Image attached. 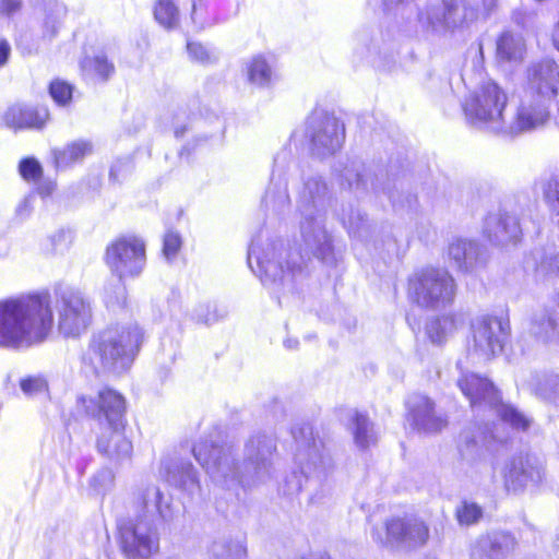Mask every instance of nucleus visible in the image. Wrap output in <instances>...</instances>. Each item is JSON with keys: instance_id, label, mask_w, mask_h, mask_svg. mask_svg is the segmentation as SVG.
I'll list each match as a JSON object with an SVG mask.
<instances>
[{"instance_id": "nucleus-1", "label": "nucleus", "mask_w": 559, "mask_h": 559, "mask_svg": "<svg viewBox=\"0 0 559 559\" xmlns=\"http://www.w3.org/2000/svg\"><path fill=\"white\" fill-rule=\"evenodd\" d=\"M53 309L64 337L80 336L92 322L91 299L73 287L9 298L0 301V347L28 349L46 342L55 328Z\"/></svg>"}, {"instance_id": "nucleus-2", "label": "nucleus", "mask_w": 559, "mask_h": 559, "mask_svg": "<svg viewBox=\"0 0 559 559\" xmlns=\"http://www.w3.org/2000/svg\"><path fill=\"white\" fill-rule=\"evenodd\" d=\"M192 453L215 485L231 491L258 488L274 479L277 472L275 439L261 432L246 441L241 465L216 426L194 443Z\"/></svg>"}, {"instance_id": "nucleus-3", "label": "nucleus", "mask_w": 559, "mask_h": 559, "mask_svg": "<svg viewBox=\"0 0 559 559\" xmlns=\"http://www.w3.org/2000/svg\"><path fill=\"white\" fill-rule=\"evenodd\" d=\"M76 411L99 424L109 427L97 440L98 451L112 461L129 459L132 443L122 432L126 415V399L110 388L100 389L95 395H81L76 400Z\"/></svg>"}, {"instance_id": "nucleus-4", "label": "nucleus", "mask_w": 559, "mask_h": 559, "mask_svg": "<svg viewBox=\"0 0 559 559\" xmlns=\"http://www.w3.org/2000/svg\"><path fill=\"white\" fill-rule=\"evenodd\" d=\"M247 261L262 284L277 295L294 294L307 276L299 247H249Z\"/></svg>"}, {"instance_id": "nucleus-5", "label": "nucleus", "mask_w": 559, "mask_h": 559, "mask_svg": "<svg viewBox=\"0 0 559 559\" xmlns=\"http://www.w3.org/2000/svg\"><path fill=\"white\" fill-rule=\"evenodd\" d=\"M296 443L295 463L313 491L310 500L320 503L332 489L331 477L335 469L334 461L324 443L313 435L310 424L304 423L292 429Z\"/></svg>"}, {"instance_id": "nucleus-6", "label": "nucleus", "mask_w": 559, "mask_h": 559, "mask_svg": "<svg viewBox=\"0 0 559 559\" xmlns=\"http://www.w3.org/2000/svg\"><path fill=\"white\" fill-rule=\"evenodd\" d=\"M143 341L144 333L136 323L109 326L93 338V359L105 370L121 373L130 368Z\"/></svg>"}, {"instance_id": "nucleus-7", "label": "nucleus", "mask_w": 559, "mask_h": 559, "mask_svg": "<svg viewBox=\"0 0 559 559\" xmlns=\"http://www.w3.org/2000/svg\"><path fill=\"white\" fill-rule=\"evenodd\" d=\"M469 361L459 359L457 369L461 377L457 379V385L462 393L469 401L473 408H488L493 412L503 423L518 431L530 429L533 420L531 417L519 411L516 407L502 402L500 392L493 383L476 373L464 372Z\"/></svg>"}, {"instance_id": "nucleus-8", "label": "nucleus", "mask_w": 559, "mask_h": 559, "mask_svg": "<svg viewBox=\"0 0 559 559\" xmlns=\"http://www.w3.org/2000/svg\"><path fill=\"white\" fill-rule=\"evenodd\" d=\"M457 285L449 271L441 267H424L409 280V296L421 308L439 310L451 306Z\"/></svg>"}, {"instance_id": "nucleus-9", "label": "nucleus", "mask_w": 559, "mask_h": 559, "mask_svg": "<svg viewBox=\"0 0 559 559\" xmlns=\"http://www.w3.org/2000/svg\"><path fill=\"white\" fill-rule=\"evenodd\" d=\"M508 94L495 81L488 80L472 91L462 103V111L471 123L502 122Z\"/></svg>"}, {"instance_id": "nucleus-10", "label": "nucleus", "mask_w": 559, "mask_h": 559, "mask_svg": "<svg viewBox=\"0 0 559 559\" xmlns=\"http://www.w3.org/2000/svg\"><path fill=\"white\" fill-rule=\"evenodd\" d=\"M473 345L466 359L481 364L500 354L509 336V323L493 316L477 317L472 323Z\"/></svg>"}, {"instance_id": "nucleus-11", "label": "nucleus", "mask_w": 559, "mask_h": 559, "mask_svg": "<svg viewBox=\"0 0 559 559\" xmlns=\"http://www.w3.org/2000/svg\"><path fill=\"white\" fill-rule=\"evenodd\" d=\"M429 537L428 526L413 515L393 516L389 519L383 528H374L372 538L386 547L411 549L423 546Z\"/></svg>"}, {"instance_id": "nucleus-12", "label": "nucleus", "mask_w": 559, "mask_h": 559, "mask_svg": "<svg viewBox=\"0 0 559 559\" xmlns=\"http://www.w3.org/2000/svg\"><path fill=\"white\" fill-rule=\"evenodd\" d=\"M119 546L126 559H150L159 551L157 525L138 519L119 524Z\"/></svg>"}, {"instance_id": "nucleus-13", "label": "nucleus", "mask_w": 559, "mask_h": 559, "mask_svg": "<svg viewBox=\"0 0 559 559\" xmlns=\"http://www.w3.org/2000/svg\"><path fill=\"white\" fill-rule=\"evenodd\" d=\"M131 506L135 512V519L168 524L174 521L176 511L173 498L152 483L136 486L131 495Z\"/></svg>"}, {"instance_id": "nucleus-14", "label": "nucleus", "mask_w": 559, "mask_h": 559, "mask_svg": "<svg viewBox=\"0 0 559 559\" xmlns=\"http://www.w3.org/2000/svg\"><path fill=\"white\" fill-rule=\"evenodd\" d=\"M525 95L551 104L559 95V63L550 57L531 63L526 69Z\"/></svg>"}, {"instance_id": "nucleus-15", "label": "nucleus", "mask_w": 559, "mask_h": 559, "mask_svg": "<svg viewBox=\"0 0 559 559\" xmlns=\"http://www.w3.org/2000/svg\"><path fill=\"white\" fill-rule=\"evenodd\" d=\"M407 419L420 433L436 435L448 426V416L437 409L435 402L423 394H413L407 401Z\"/></svg>"}, {"instance_id": "nucleus-16", "label": "nucleus", "mask_w": 559, "mask_h": 559, "mask_svg": "<svg viewBox=\"0 0 559 559\" xmlns=\"http://www.w3.org/2000/svg\"><path fill=\"white\" fill-rule=\"evenodd\" d=\"M518 546L509 531L493 530L478 535L471 544V559H508Z\"/></svg>"}, {"instance_id": "nucleus-17", "label": "nucleus", "mask_w": 559, "mask_h": 559, "mask_svg": "<svg viewBox=\"0 0 559 559\" xmlns=\"http://www.w3.org/2000/svg\"><path fill=\"white\" fill-rule=\"evenodd\" d=\"M503 483L508 491L519 492L528 485H537L543 479V469L530 455L512 456L504 465Z\"/></svg>"}, {"instance_id": "nucleus-18", "label": "nucleus", "mask_w": 559, "mask_h": 559, "mask_svg": "<svg viewBox=\"0 0 559 559\" xmlns=\"http://www.w3.org/2000/svg\"><path fill=\"white\" fill-rule=\"evenodd\" d=\"M3 123L13 131L43 130L51 119L47 105L13 104L3 114Z\"/></svg>"}, {"instance_id": "nucleus-19", "label": "nucleus", "mask_w": 559, "mask_h": 559, "mask_svg": "<svg viewBox=\"0 0 559 559\" xmlns=\"http://www.w3.org/2000/svg\"><path fill=\"white\" fill-rule=\"evenodd\" d=\"M106 261L117 276H134L145 265V247H107Z\"/></svg>"}, {"instance_id": "nucleus-20", "label": "nucleus", "mask_w": 559, "mask_h": 559, "mask_svg": "<svg viewBox=\"0 0 559 559\" xmlns=\"http://www.w3.org/2000/svg\"><path fill=\"white\" fill-rule=\"evenodd\" d=\"M549 105L543 100L526 97L516 108L512 129L515 132H526L544 126L550 118Z\"/></svg>"}, {"instance_id": "nucleus-21", "label": "nucleus", "mask_w": 559, "mask_h": 559, "mask_svg": "<svg viewBox=\"0 0 559 559\" xmlns=\"http://www.w3.org/2000/svg\"><path fill=\"white\" fill-rule=\"evenodd\" d=\"M163 475L170 486L189 496H194L200 491L198 472L188 460L176 457L167 461L164 463Z\"/></svg>"}, {"instance_id": "nucleus-22", "label": "nucleus", "mask_w": 559, "mask_h": 559, "mask_svg": "<svg viewBox=\"0 0 559 559\" xmlns=\"http://www.w3.org/2000/svg\"><path fill=\"white\" fill-rule=\"evenodd\" d=\"M449 259L454 267L464 273H474L487 262L486 247H449Z\"/></svg>"}, {"instance_id": "nucleus-23", "label": "nucleus", "mask_w": 559, "mask_h": 559, "mask_svg": "<svg viewBox=\"0 0 559 559\" xmlns=\"http://www.w3.org/2000/svg\"><path fill=\"white\" fill-rule=\"evenodd\" d=\"M531 332L544 343L557 340L559 336L557 313L546 308L537 310L532 318Z\"/></svg>"}, {"instance_id": "nucleus-24", "label": "nucleus", "mask_w": 559, "mask_h": 559, "mask_svg": "<svg viewBox=\"0 0 559 559\" xmlns=\"http://www.w3.org/2000/svg\"><path fill=\"white\" fill-rule=\"evenodd\" d=\"M459 452L464 461L472 464L484 457L485 437L479 429H466L460 435Z\"/></svg>"}, {"instance_id": "nucleus-25", "label": "nucleus", "mask_w": 559, "mask_h": 559, "mask_svg": "<svg viewBox=\"0 0 559 559\" xmlns=\"http://www.w3.org/2000/svg\"><path fill=\"white\" fill-rule=\"evenodd\" d=\"M82 75L96 82H107L115 74V64L105 55L84 57L80 61Z\"/></svg>"}, {"instance_id": "nucleus-26", "label": "nucleus", "mask_w": 559, "mask_h": 559, "mask_svg": "<svg viewBox=\"0 0 559 559\" xmlns=\"http://www.w3.org/2000/svg\"><path fill=\"white\" fill-rule=\"evenodd\" d=\"M526 51L522 36L510 31L501 33L497 39V56L503 61L522 60Z\"/></svg>"}, {"instance_id": "nucleus-27", "label": "nucleus", "mask_w": 559, "mask_h": 559, "mask_svg": "<svg viewBox=\"0 0 559 559\" xmlns=\"http://www.w3.org/2000/svg\"><path fill=\"white\" fill-rule=\"evenodd\" d=\"M92 143L84 140L73 141L62 148L53 150L56 166L68 167L84 159L92 153Z\"/></svg>"}, {"instance_id": "nucleus-28", "label": "nucleus", "mask_w": 559, "mask_h": 559, "mask_svg": "<svg viewBox=\"0 0 559 559\" xmlns=\"http://www.w3.org/2000/svg\"><path fill=\"white\" fill-rule=\"evenodd\" d=\"M345 138V127L335 117H326L323 121L322 129L314 132L311 142L314 146L322 145L324 147H333L340 144Z\"/></svg>"}, {"instance_id": "nucleus-29", "label": "nucleus", "mask_w": 559, "mask_h": 559, "mask_svg": "<svg viewBox=\"0 0 559 559\" xmlns=\"http://www.w3.org/2000/svg\"><path fill=\"white\" fill-rule=\"evenodd\" d=\"M246 75L250 84L258 87H265L272 82L273 70L264 56L257 55L246 64Z\"/></svg>"}, {"instance_id": "nucleus-30", "label": "nucleus", "mask_w": 559, "mask_h": 559, "mask_svg": "<svg viewBox=\"0 0 559 559\" xmlns=\"http://www.w3.org/2000/svg\"><path fill=\"white\" fill-rule=\"evenodd\" d=\"M212 559H246L247 549L239 538L222 537L211 546Z\"/></svg>"}, {"instance_id": "nucleus-31", "label": "nucleus", "mask_w": 559, "mask_h": 559, "mask_svg": "<svg viewBox=\"0 0 559 559\" xmlns=\"http://www.w3.org/2000/svg\"><path fill=\"white\" fill-rule=\"evenodd\" d=\"M154 20L165 29L179 25L180 11L175 0H155L152 8Z\"/></svg>"}, {"instance_id": "nucleus-32", "label": "nucleus", "mask_w": 559, "mask_h": 559, "mask_svg": "<svg viewBox=\"0 0 559 559\" xmlns=\"http://www.w3.org/2000/svg\"><path fill=\"white\" fill-rule=\"evenodd\" d=\"M353 435L356 445L362 450L374 444L377 441L373 424L364 414H355Z\"/></svg>"}, {"instance_id": "nucleus-33", "label": "nucleus", "mask_w": 559, "mask_h": 559, "mask_svg": "<svg viewBox=\"0 0 559 559\" xmlns=\"http://www.w3.org/2000/svg\"><path fill=\"white\" fill-rule=\"evenodd\" d=\"M457 329L454 316L445 314L436 318L427 325V334L432 343L440 344Z\"/></svg>"}, {"instance_id": "nucleus-34", "label": "nucleus", "mask_w": 559, "mask_h": 559, "mask_svg": "<svg viewBox=\"0 0 559 559\" xmlns=\"http://www.w3.org/2000/svg\"><path fill=\"white\" fill-rule=\"evenodd\" d=\"M47 91L57 106L68 107L73 102L75 86L64 79L55 78L48 83Z\"/></svg>"}, {"instance_id": "nucleus-35", "label": "nucleus", "mask_w": 559, "mask_h": 559, "mask_svg": "<svg viewBox=\"0 0 559 559\" xmlns=\"http://www.w3.org/2000/svg\"><path fill=\"white\" fill-rule=\"evenodd\" d=\"M127 300V289L122 277H112L104 287V301L108 308L122 307Z\"/></svg>"}, {"instance_id": "nucleus-36", "label": "nucleus", "mask_w": 559, "mask_h": 559, "mask_svg": "<svg viewBox=\"0 0 559 559\" xmlns=\"http://www.w3.org/2000/svg\"><path fill=\"white\" fill-rule=\"evenodd\" d=\"M539 262L536 264V272L544 277H558L559 278V253L554 251H545L539 248L536 252Z\"/></svg>"}, {"instance_id": "nucleus-37", "label": "nucleus", "mask_w": 559, "mask_h": 559, "mask_svg": "<svg viewBox=\"0 0 559 559\" xmlns=\"http://www.w3.org/2000/svg\"><path fill=\"white\" fill-rule=\"evenodd\" d=\"M483 516L481 508L474 502H463L456 509V518L462 525H473Z\"/></svg>"}, {"instance_id": "nucleus-38", "label": "nucleus", "mask_w": 559, "mask_h": 559, "mask_svg": "<svg viewBox=\"0 0 559 559\" xmlns=\"http://www.w3.org/2000/svg\"><path fill=\"white\" fill-rule=\"evenodd\" d=\"M19 173L25 181L36 182L43 177V167L34 157H25L19 163Z\"/></svg>"}, {"instance_id": "nucleus-39", "label": "nucleus", "mask_w": 559, "mask_h": 559, "mask_svg": "<svg viewBox=\"0 0 559 559\" xmlns=\"http://www.w3.org/2000/svg\"><path fill=\"white\" fill-rule=\"evenodd\" d=\"M21 390L25 395L35 396L44 394L48 390L47 381L39 376L27 377L20 382Z\"/></svg>"}, {"instance_id": "nucleus-40", "label": "nucleus", "mask_w": 559, "mask_h": 559, "mask_svg": "<svg viewBox=\"0 0 559 559\" xmlns=\"http://www.w3.org/2000/svg\"><path fill=\"white\" fill-rule=\"evenodd\" d=\"M547 386H538L536 393L551 403H559V377H551L546 381Z\"/></svg>"}, {"instance_id": "nucleus-41", "label": "nucleus", "mask_w": 559, "mask_h": 559, "mask_svg": "<svg viewBox=\"0 0 559 559\" xmlns=\"http://www.w3.org/2000/svg\"><path fill=\"white\" fill-rule=\"evenodd\" d=\"M114 480V474L110 469H100L92 478V486L97 492L106 491Z\"/></svg>"}, {"instance_id": "nucleus-42", "label": "nucleus", "mask_w": 559, "mask_h": 559, "mask_svg": "<svg viewBox=\"0 0 559 559\" xmlns=\"http://www.w3.org/2000/svg\"><path fill=\"white\" fill-rule=\"evenodd\" d=\"M544 197L549 205H559V176L551 177L545 183Z\"/></svg>"}, {"instance_id": "nucleus-43", "label": "nucleus", "mask_w": 559, "mask_h": 559, "mask_svg": "<svg viewBox=\"0 0 559 559\" xmlns=\"http://www.w3.org/2000/svg\"><path fill=\"white\" fill-rule=\"evenodd\" d=\"M191 19L194 22L203 23L209 19L207 5L204 0H193L191 8Z\"/></svg>"}, {"instance_id": "nucleus-44", "label": "nucleus", "mask_w": 559, "mask_h": 559, "mask_svg": "<svg viewBox=\"0 0 559 559\" xmlns=\"http://www.w3.org/2000/svg\"><path fill=\"white\" fill-rule=\"evenodd\" d=\"M457 9H459V5L454 1H449V2L444 3L443 13H442V19H443L444 23L452 24L454 26L461 25L464 23V20H462V21H460V23H457L456 20L454 19Z\"/></svg>"}, {"instance_id": "nucleus-45", "label": "nucleus", "mask_w": 559, "mask_h": 559, "mask_svg": "<svg viewBox=\"0 0 559 559\" xmlns=\"http://www.w3.org/2000/svg\"><path fill=\"white\" fill-rule=\"evenodd\" d=\"M187 50L190 57L194 60H204L207 58V52L202 44L197 41H188Z\"/></svg>"}, {"instance_id": "nucleus-46", "label": "nucleus", "mask_w": 559, "mask_h": 559, "mask_svg": "<svg viewBox=\"0 0 559 559\" xmlns=\"http://www.w3.org/2000/svg\"><path fill=\"white\" fill-rule=\"evenodd\" d=\"M195 319L198 322H201L204 324H212L213 322H215L217 320V317L214 313L211 314L207 311V307L201 306L195 310Z\"/></svg>"}, {"instance_id": "nucleus-47", "label": "nucleus", "mask_w": 559, "mask_h": 559, "mask_svg": "<svg viewBox=\"0 0 559 559\" xmlns=\"http://www.w3.org/2000/svg\"><path fill=\"white\" fill-rule=\"evenodd\" d=\"M162 254L168 263H174L180 257V247H163Z\"/></svg>"}, {"instance_id": "nucleus-48", "label": "nucleus", "mask_w": 559, "mask_h": 559, "mask_svg": "<svg viewBox=\"0 0 559 559\" xmlns=\"http://www.w3.org/2000/svg\"><path fill=\"white\" fill-rule=\"evenodd\" d=\"M11 55V46L7 39H0V68L7 64Z\"/></svg>"}, {"instance_id": "nucleus-49", "label": "nucleus", "mask_w": 559, "mask_h": 559, "mask_svg": "<svg viewBox=\"0 0 559 559\" xmlns=\"http://www.w3.org/2000/svg\"><path fill=\"white\" fill-rule=\"evenodd\" d=\"M144 240L135 235H122L118 237L114 245H143Z\"/></svg>"}, {"instance_id": "nucleus-50", "label": "nucleus", "mask_w": 559, "mask_h": 559, "mask_svg": "<svg viewBox=\"0 0 559 559\" xmlns=\"http://www.w3.org/2000/svg\"><path fill=\"white\" fill-rule=\"evenodd\" d=\"M1 8L5 13L10 14V13L17 11L21 8V1L20 0H2Z\"/></svg>"}, {"instance_id": "nucleus-51", "label": "nucleus", "mask_w": 559, "mask_h": 559, "mask_svg": "<svg viewBox=\"0 0 559 559\" xmlns=\"http://www.w3.org/2000/svg\"><path fill=\"white\" fill-rule=\"evenodd\" d=\"M124 173V166L121 163L112 165L109 169V178L114 182H118L121 175Z\"/></svg>"}, {"instance_id": "nucleus-52", "label": "nucleus", "mask_w": 559, "mask_h": 559, "mask_svg": "<svg viewBox=\"0 0 559 559\" xmlns=\"http://www.w3.org/2000/svg\"><path fill=\"white\" fill-rule=\"evenodd\" d=\"M508 225H511L514 231H519V224L515 218L508 216L498 221V228H500L501 231H506Z\"/></svg>"}, {"instance_id": "nucleus-53", "label": "nucleus", "mask_w": 559, "mask_h": 559, "mask_svg": "<svg viewBox=\"0 0 559 559\" xmlns=\"http://www.w3.org/2000/svg\"><path fill=\"white\" fill-rule=\"evenodd\" d=\"M287 486H288V489H287L288 495L297 493L302 488V484L299 479H297L296 475H294L292 477V479L287 480Z\"/></svg>"}, {"instance_id": "nucleus-54", "label": "nucleus", "mask_w": 559, "mask_h": 559, "mask_svg": "<svg viewBox=\"0 0 559 559\" xmlns=\"http://www.w3.org/2000/svg\"><path fill=\"white\" fill-rule=\"evenodd\" d=\"M181 242L180 235L175 231H168L164 239V245H181Z\"/></svg>"}, {"instance_id": "nucleus-55", "label": "nucleus", "mask_w": 559, "mask_h": 559, "mask_svg": "<svg viewBox=\"0 0 559 559\" xmlns=\"http://www.w3.org/2000/svg\"><path fill=\"white\" fill-rule=\"evenodd\" d=\"M551 44L559 51V21L552 27Z\"/></svg>"}, {"instance_id": "nucleus-56", "label": "nucleus", "mask_w": 559, "mask_h": 559, "mask_svg": "<svg viewBox=\"0 0 559 559\" xmlns=\"http://www.w3.org/2000/svg\"><path fill=\"white\" fill-rule=\"evenodd\" d=\"M333 247L326 246V247H316V251H313V254L318 258L324 259L326 254H332Z\"/></svg>"}, {"instance_id": "nucleus-57", "label": "nucleus", "mask_w": 559, "mask_h": 559, "mask_svg": "<svg viewBox=\"0 0 559 559\" xmlns=\"http://www.w3.org/2000/svg\"><path fill=\"white\" fill-rule=\"evenodd\" d=\"M194 148H195V144H194V145H190V144L185 145V146H182V148L179 151V156H180L181 158H182V157L188 158V157H190V155L193 153Z\"/></svg>"}, {"instance_id": "nucleus-58", "label": "nucleus", "mask_w": 559, "mask_h": 559, "mask_svg": "<svg viewBox=\"0 0 559 559\" xmlns=\"http://www.w3.org/2000/svg\"><path fill=\"white\" fill-rule=\"evenodd\" d=\"M301 559H331V557L325 552H319V554H311L307 557H304Z\"/></svg>"}, {"instance_id": "nucleus-59", "label": "nucleus", "mask_w": 559, "mask_h": 559, "mask_svg": "<svg viewBox=\"0 0 559 559\" xmlns=\"http://www.w3.org/2000/svg\"><path fill=\"white\" fill-rule=\"evenodd\" d=\"M284 345H285V347H286V348H288V349H295V348H297V346H298V341H297V340H294V338H286V340L284 341Z\"/></svg>"}, {"instance_id": "nucleus-60", "label": "nucleus", "mask_w": 559, "mask_h": 559, "mask_svg": "<svg viewBox=\"0 0 559 559\" xmlns=\"http://www.w3.org/2000/svg\"><path fill=\"white\" fill-rule=\"evenodd\" d=\"M182 132H183V130H176V135L179 136L182 134Z\"/></svg>"}]
</instances>
